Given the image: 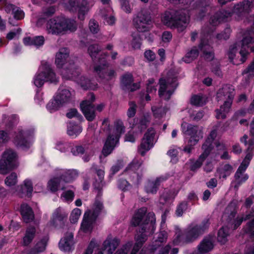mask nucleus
I'll return each mask as SVG.
<instances>
[{"mask_svg":"<svg viewBox=\"0 0 254 254\" xmlns=\"http://www.w3.org/2000/svg\"><path fill=\"white\" fill-rule=\"evenodd\" d=\"M68 49L63 48L59 50L56 55L55 64L60 69L62 77L66 79L75 80L83 89L94 90L97 88V84L86 76H79L80 69L70 61Z\"/></svg>","mask_w":254,"mask_h":254,"instance_id":"obj_1","label":"nucleus"},{"mask_svg":"<svg viewBox=\"0 0 254 254\" xmlns=\"http://www.w3.org/2000/svg\"><path fill=\"white\" fill-rule=\"evenodd\" d=\"M146 207L138 209L134 213L131 220V224L132 225H140L141 229L135 237V244L130 254H136L143 244L146 241L147 237L154 232L155 214L153 212H149L146 215Z\"/></svg>","mask_w":254,"mask_h":254,"instance_id":"obj_2","label":"nucleus"},{"mask_svg":"<svg viewBox=\"0 0 254 254\" xmlns=\"http://www.w3.org/2000/svg\"><path fill=\"white\" fill-rule=\"evenodd\" d=\"M254 43V27L248 31L241 41V45H233L228 54L229 58L233 64L239 65L245 63L249 55V49L254 52V47L251 44Z\"/></svg>","mask_w":254,"mask_h":254,"instance_id":"obj_3","label":"nucleus"},{"mask_svg":"<svg viewBox=\"0 0 254 254\" xmlns=\"http://www.w3.org/2000/svg\"><path fill=\"white\" fill-rule=\"evenodd\" d=\"M190 16L188 11L180 9L177 11H167L161 16L162 22L171 28H177L179 31H183L189 23Z\"/></svg>","mask_w":254,"mask_h":254,"instance_id":"obj_4","label":"nucleus"},{"mask_svg":"<svg viewBox=\"0 0 254 254\" xmlns=\"http://www.w3.org/2000/svg\"><path fill=\"white\" fill-rule=\"evenodd\" d=\"M77 27L76 22L73 19L57 17L48 21L46 30L48 34L61 35L75 31Z\"/></svg>","mask_w":254,"mask_h":254,"instance_id":"obj_5","label":"nucleus"},{"mask_svg":"<svg viewBox=\"0 0 254 254\" xmlns=\"http://www.w3.org/2000/svg\"><path fill=\"white\" fill-rule=\"evenodd\" d=\"M251 127L250 133L252 138L249 141L247 154L235 175V178L237 182V185L235 186V188L237 189L241 184L248 180V175L244 174V173L248 167L254 154V119L251 124Z\"/></svg>","mask_w":254,"mask_h":254,"instance_id":"obj_6","label":"nucleus"},{"mask_svg":"<svg viewBox=\"0 0 254 254\" xmlns=\"http://www.w3.org/2000/svg\"><path fill=\"white\" fill-rule=\"evenodd\" d=\"M235 94L234 88L231 85H225L219 90L217 97L218 101L224 100V103L219 109L216 110V117L217 119H223L226 117L230 111Z\"/></svg>","mask_w":254,"mask_h":254,"instance_id":"obj_7","label":"nucleus"},{"mask_svg":"<svg viewBox=\"0 0 254 254\" xmlns=\"http://www.w3.org/2000/svg\"><path fill=\"white\" fill-rule=\"evenodd\" d=\"M120 240L116 237L108 236L103 242L102 245L99 246L98 242L92 240L84 254H113L120 244Z\"/></svg>","mask_w":254,"mask_h":254,"instance_id":"obj_8","label":"nucleus"},{"mask_svg":"<svg viewBox=\"0 0 254 254\" xmlns=\"http://www.w3.org/2000/svg\"><path fill=\"white\" fill-rule=\"evenodd\" d=\"M120 240L116 237L108 236L103 242L102 245L99 246L98 242L92 240L84 254H113L120 244Z\"/></svg>","mask_w":254,"mask_h":254,"instance_id":"obj_9","label":"nucleus"},{"mask_svg":"<svg viewBox=\"0 0 254 254\" xmlns=\"http://www.w3.org/2000/svg\"><path fill=\"white\" fill-rule=\"evenodd\" d=\"M253 6H254V0H245L242 3L235 5L233 12L220 11L216 13L213 17H211L210 23L212 26L217 25L221 22L226 21L233 13H236L238 16H240L243 13L248 12L249 9Z\"/></svg>","mask_w":254,"mask_h":254,"instance_id":"obj_10","label":"nucleus"},{"mask_svg":"<svg viewBox=\"0 0 254 254\" xmlns=\"http://www.w3.org/2000/svg\"><path fill=\"white\" fill-rule=\"evenodd\" d=\"M209 224V219H205L199 225L190 226L184 234H182L180 231H178L176 233V238L174 240L173 243L177 245L183 239H185V242H190L194 240L208 228Z\"/></svg>","mask_w":254,"mask_h":254,"instance_id":"obj_11","label":"nucleus"},{"mask_svg":"<svg viewBox=\"0 0 254 254\" xmlns=\"http://www.w3.org/2000/svg\"><path fill=\"white\" fill-rule=\"evenodd\" d=\"M125 131V127L121 120H117L114 123V127L110 129V133L105 143L102 153L105 156L109 155L119 143L120 136Z\"/></svg>","mask_w":254,"mask_h":254,"instance_id":"obj_12","label":"nucleus"},{"mask_svg":"<svg viewBox=\"0 0 254 254\" xmlns=\"http://www.w3.org/2000/svg\"><path fill=\"white\" fill-rule=\"evenodd\" d=\"M181 128L184 134L190 136L188 145L184 149V151L189 153L191 152L192 146L196 145L198 141L203 138V128L201 127L183 122L181 125Z\"/></svg>","mask_w":254,"mask_h":254,"instance_id":"obj_13","label":"nucleus"},{"mask_svg":"<svg viewBox=\"0 0 254 254\" xmlns=\"http://www.w3.org/2000/svg\"><path fill=\"white\" fill-rule=\"evenodd\" d=\"M229 211V207H228L222 216V219L223 220H226L228 225L231 224L233 225L234 229H237L238 227L241 225L243 220L252 219V220L247 224L244 229L246 233L249 234L252 236H254V211L246 215L245 217L243 216L238 217L235 219L234 218L236 215V212L233 211L231 212L230 215H228Z\"/></svg>","mask_w":254,"mask_h":254,"instance_id":"obj_14","label":"nucleus"},{"mask_svg":"<svg viewBox=\"0 0 254 254\" xmlns=\"http://www.w3.org/2000/svg\"><path fill=\"white\" fill-rule=\"evenodd\" d=\"M57 81L58 78L50 65L47 62L43 61L34 78V84L40 87L45 82H56Z\"/></svg>","mask_w":254,"mask_h":254,"instance_id":"obj_15","label":"nucleus"},{"mask_svg":"<svg viewBox=\"0 0 254 254\" xmlns=\"http://www.w3.org/2000/svg\"><path fill=\"white\" fill-rule=\"evenodd\" d=\"M102 208V203L99 201H97L94 203L92 209L88 210L85 212L81 224L80 232L85 234L91 233L93 229V224Z\"/></svg>","mask_w":254,"mask_h":254,"instance_id":"obj_16","label":"nucleus"},{"mask_svg":"<svg viewBox=\"0 0 254 254\" xmlns=\"http://www.w3.org/2000/svg\"><path fill=\"white\" fill-rule=\"evenodd\" d=\"M64 6L69 11H78V17L80 20H83L85 15L90 7L93 5L91 0H65Z\"/></svg>","mask_w":254,"mask_h":254,"instance_id":"obj_17","label":"nucleus"},{"mask_svg":"<svg viewBox=\"0 0 254 254\" xmlns=\"http://www.w3.org/2000/svg\"><path fill=\"white\" fill-rule=\"evenodd\" d=\"M159 96L165 100H169L177 87V79L175 76L162 77L159 80Z\"/></svg>","mask_w":254,"mask_h":254,"instance_id":"obj_18","label":"nucleus"},{"mask_svg":"<svg viewBox=\"0 0 254 254\" xmlns=\"http://www.w3.org/2000/svg\"><path fill=\"white\" fill-rule=\"evenodd\" d=\"M17 155L11 149L6 150L2 155L0 161V173L5 174L10 170L15 168L16 164Z\"/></svg>","mask_w":254,"mask_h":254,"instance_id":"obj_19","label":"nucleus"},{"mask_svg":"<svg viewBox=\"0 0 254 254\" xmlns=\"http://www.w3.org/2000/svg\"><path fill=\"white\" fill-rule=\"evenodd\" d=\"M133 21L135 28L140 32L148 31L152 27L151 16L144 10L138 12Z\"/></svg>","mask_w":254,"mask_h":254,"instance_id":"obj_20","label":"nucleus"},{"mask_svg":"<svg viewBox=\"0 0 254 254\" xmlns=\"http://www.w3.org/2000/svg\"><path fill=\"white\" fill-rule=\"evenodd\" d=\"M34 134V129L20 130L15 135L14 139V143L18 147L26 150L30 147Z\"/></svg>","mask_w":254,"mask_h":254,"instance_id":"obj_21","label":"nucleus"},{"mask_svg":"<svg viewBox=\"0 0 254 254\" xmlns=\"http://www.w3.org/2000/svg\"><path fill=\"white\" fill-rule=\"evenodd\" d=\"M95 100L94 95L89 93L87 99L80 104V108L85 117L88 121H92L95 118V107L92 103Z\"/></svg>","mask_w":254,"mask_h":254,"instance_id":"obj_22","label":"nucleus"},{"mask_svg":"<svg viewBox=\"0 0 254 254\" xmlns=\"http://www.w3.org/2000/svg\"><path fill=\"white\" fill-rule=\"evenodd\" d=\"M155 130L152 128H149L144 134L138 147V152L142 156H144L146 152L153 147L154 143Z\"/></svg>","mask_w":254,"mask_h":254,"instance_id":"obj_23","label":"nucleus"},{"mask_svg":"<svg viewBox=\"0 0 254 254\" xmlns=\"http://www.w3.org/2000/svg\"><path fill=\"white\" fill-rule=\"evenodd\" d=\"M141 164V161L134 159L127 169L131 181L136 185L139 184L142 179V169L140 168Z\"/></svg>","mask_w":254,"mask_h":254,"instance_id":"obj_24","label":"nucleus"},{"mask_svg":"<svg viewBox=\"0 0 254 254\" xmlns=\"http://www.w3.org/2000/svg\"><path fill=\"white\" fill-rule=\"evenodd\" d=\"M94 70L101 80L108 81L115 75V72L113 70L108 68L107 63L105 61L101 62V64L96 66Z\"/></svg>","mask_w":254,"mask_h":254,"instance_id":"obj_25","label":"nucleus"},{"mask_svg":"<svg viewBox=\"0 0 254 254\" xmlns=\"http://www.w3.org/2000/svg\"><path fill=\"white\" fill-rule=\"evenodd\" d=\"M220 124L218 123L216 126L213 127V129L210 132L209 135L207 137L205 142L202 146V149L210 153L213 148L212 142L216 137L217 131L224 132L226 130V127H220Z\"/></svg>","mask_w":254,"mask_h":254,"instance_id":"obj_26","label":"nucleus"},{"mask_svg":"<svg viewBox=\"0 0 254 254\" xmlns=\"http://www.w3.org/2000/svg\"><path fill=\"white\" fill-rule=\"evenodd\" d=\"M100 15L104 23L110 25L115 23L116 19L114 11L110 6L101 9L100 11Z\"/></svg>","mask_w":254,"mask_h":254,"instance_id":"obj_27","label":"nucleus"},{"mask_svg":"<svg viewBox=\"0 0 254 254\" xmlns=\"http://www.w3.org/2000/svg\"><path fill=\"white\" fill-rule=\"evenodd\" d=\"M56 171V175L61 178L64 183L71 182L78 176L77 171L74 170L57 169Z\"/></svg>","mask_w":254,"mask_h":254,"instance_id":"obj_28","label":"nucleus"},{"mask_svg":"<svg viewBox=\"0 0 254 254\" xmlns=\"http://www.w3.org/2000/svg\"><path fill=\"white\" fill-rule=\"evenodd\" d=\"M73 235L72 232L67 233L61 239L59 243V247L61 250L64 251H68L71 250L73 246Z\"/></svg>","mask_w":254,"mask_h":254,"instance_id":"obj_29","label":"nucleus"},{"mask_svg":"<svg viewBox=\"0 0 254 254\" xmlns=\"http://www.w3.org/2000/svg\"><path fill=\"white\" fill-rule=\"evenodd\" d=\"M67 215V211L61 207H59L54 211L51 222L53 225L56 226L66 218Z\"/></svg>","mask_w":254,"mask_h":254,"instance_id":"obj_30","label":"nucleus"},{"mask_svg":"<svg viewBox=\"0 0 254 254\" xmlns=\"http://www.w3.org/2000/svg\"><path fill=\"white\" fill-rule=\"evenodd\" d=\"M23 43L26 46H33L39 48L45 43V38L43 36H37L34 37H27L23 39Z\"/></svg>","mask_w":254,"mask_h":254,"instance_id":"obj_31","label":"nucleus"},{"mask_svg":"<svg viewBox=\"0 0 254 254\" xmlns=\"http://www.w3.org/2000/svg\"><path fill=\"white\" fill-rule=\"evenodd\" d=\"M56 176V177L51 179L48 183V189L53 192H55L59 189L63 190L65 188L62 180L57 175Z\"/></svg>","mask_w":254,"mask_h":254,"instance_id":"obj_32","label":"nucleus"},{"mask_svg":"<svg viewBox=\"0 0 254 254\" xmlns=\"http://www.w3.org/2000/svg\"><path fill=\"white\" fill-rule=\"evenodd\" d=\"M55 97L64 105L70 101L71 93L68 89L61 88L58 90Z\"/></svg>","mask_w":254,"mask_h":254,"instance_id":"obj_33","label":"nucleus"},{"mask_svg":"<svg viewBox=\"0 0 254 254\" xmlns=\"http://www.w3.org/2000/svg\"><path fill=\"white\" fill-rule=\"evenodd\" d=\"M21 214L24 221L26 223H29L33 221L34 218V215L32 209L26 204H22L21 205Z\"/></svg>","mask_w":254,"mask_h":254,"instance_id":"obj_34","label":"nucleus"},{"mask_svg":"<svg viewBox=\"0 0 254 254\" xmlns=\"http://www.w3.org/2000/svg\"><path fill=\"white\" fill-rule=\"evenodd\" d=\"M213 247V238L208 237L204 238L198 246V250L201 254H204L211 251Z\"/></svg>","mask_w":254,"mask_h":254,"instance_id":"obj_35","label":"nucleus"},{"mask_svg":"<svg viewBox=\"0 0 254 254\" xmlns=\"http://www.w3.org/2000/svg\"><path fill=\"white\" fill-rule=\"evenodd\" d=\"M133 81L132 76L130 73H126L124 75L122 79V84L126 88L133 91L139 88V85L137 84H131Z\"/></svg>","mask_w":254,"mask_h":254,"instance_id":"obj_36","label":"nucleus"},{"mask_svg":"<svg viewBox=\"0 0 254 254\" xmlns=\"http://www.w3.org/2000/svg\"><path fill=\"white\" fill-rule=\"evenodd\" d=\"M199 48L203 52V56L206 60L210 61L213 59L214 55L211 46L204 40H201Z\"/></svg>","mask_w":254,"mask_h":254,"instance_id":"obj_37","label":"nucleus"},{"mask_svg":"<svg viewBox=\"0 0 254 254\" xmlns=\"http://www.w3.org/2000/svg\"><path fill=\"white\" fill-rule=\"evenodd\" d=\"M232 172V167L229 164H226L220 166L217 169L216 175L218 176L219 179H226Z\"/></svg>","mask_w":254,"mask_h":254,"instance_id":"obj_38","label":"nucleus"},{"mask_svg":"<svg viewBox=\"0 0 254 254\" xmlns=\"http://www.w3.org/2000/svg\"><path fill=\"white\" fill-rule=\"evenodd\" d=\"M49 240L48 236H45L42 239L39 241L31 250V254H38L39 253L43 252L45 249Z\"/></svg>","mask_w":254,"mask_h":254,"instance_id":"obj_39","label":"nucleus"},{"mask_svg":"<svg viewBox=\"0 0 254 254\" xmlns=\"http://www.w3.org/2000/svg\"><path fill=\"white\" fill-rule=\"evenodd\" d=\"M82 130V127L78 125L69 123L67 125V133L72 138H75Z\"/></svg>","mask_w":254,"mask_h":254,"instance_id":"obj_40","label":"nucleus"},{"mask_svg":"<svg viewBox=\"0 0 254 254\" xmlns=\"http://www.w3.org/2000/svg\"><path fill=\"white\" fill-rule=\"evenodd\" d=\"M35 233L36 229L34 227H29L26 229L23 238V244L24 246H28L32 242L35 237Z\"/></svg>","mask_w":254,"mask_h":254,"instance_id":"obj_41","label":"nucleus"},{"mask_svg":"<svg viewBox=\"0 0 254 254\" xmlns=\"http://www.w3.org/2000/svg\"><path fill=\"white\" fill-rule=\"evenodd\" d=\"M55 12V8L54 6H50L48 8L45 9L43 11V13L39 18L37 22V25L38 26H41L45 21V19L48 16H50L53 14Z\"/></svg>","mask_w":254,"mask_h":254,"instance_id":"obj_42","label":"nucleus"},{"mask_svg":"<svg viewBox=\"0 0 254 254\" xmlns=\"http://www.w3.org/2000/svg\"><path fill=\"white\" fill-rule=\"evenodd\" d=\"M210 154L208 151L203 150V153L200 155L197 160L193 162L190 165V169L192 171H195L200 168L205 158Z\"/></svg>","mask_w":254,"mask_h":254,"instance_id":"obj_43","label":"nucleus"},{"mask_svg":"<svg viewBox=\"0 0 254 254\" xmlns=\"http://www.w3.org/2000/svg\"><path fill=\"white\" fill-rule=\"evenodd\" d=\"M22 189V193H26L27 195L31 196L33 191V186L32 182L30 180L26 179L23 182V186L22 187H17V189Z\"/></svg>","mask_w":254,"mask_h":254,"instance_id":"obj_44","label":"nucleus"},{"mask_svg":"<svg viewBox=\"0 0 254 254\" xmlns=\"http://www.w3.org/2000/svg\"><path fill=\"white\" fill-rule=\"evenodd\" d=\"M229 235V230L227 226H223L220 228L218 232L217 239L218 241L224 244L227 241V237Z\"/></svg>","mask_w":254,"mask_h":254,"instance_id":"obj_45","label":"nucleus"},{"mask_svg":"<svg viewBox=\"0 0 254 254\" xmlns=\"http://www.w3.org/2000/svg\"><path fill=\"white\" fill-rule=\"evenodd\" d=\"M158 189V187L154 180H148L144 186V190L147 193L155 194Z\"/></svg>","mask_w":254,"mask_h":254,"instance_id":"obj_46","label":"nucleus"},{"mask_svg":"<svg viewBox=\"0 0 254 254\" xmlns=\"http://www.w3.org/2000/svg\"><path fill=\"white\" fill-rule=\"evenodd\" d=\"M198 55V50L196 47H194L186 54L183 60L185 63H190L197 57Z\"/></svg>","mask_w":254,"mask_h":254,"instance_id":"obj_47","label":"nucleus"},{"mask_svg":"<svg viewBox=\"0 0 254 254\" xmlns=\"http://www.w3.org/2000/svg\"><path fill=\"white\" fill-rule=\"evenodd\" d=\"M62 105H63V104L55 97L53 100H52L48 103L47 105V108L52 113L58 110Z\"/></svg>","mask_w":254,"mask_h":254,"instance_id":"obj_48","label":"nucleus"},{"mask_svg":"<svg viewBox=\"0 0 254 254\" xmlns=\"http://www.w3.org/2000/svg\"><path fill=\"white\" fill-rule=\"evenodd\" d=\"M190 102L193 105L201 106L205 104L206 98L204 96L200 95H193L191 98Z\"/></svg>","mask_w":254,"mask_h":254,"instance_id":"obj_49","label":"nucleus"},{"mask_svg":"<svg viewBox=\"0 0 254 254\" xmlns=\"http://www.w3.org/2000/svg\"><path fill=\"white\" fill-rule=\"evenodd\" d=\"M17 182V176L15 173H12L5 179V185L9 187L15 186Z\"/></svg>","mask_w":254,"mask_h":254,"instance_id":"obj_50","label":"nucleus"},{"mask_svg":"<svg viewBox=\"0 0 254 254\" xmlns=\"http://www.w3.org/2000/svg\"><path fill=\"white\" fill-rule=\"evenodd\" d=\"M157 84L154 79H149L147 83L146 91L147 93L153 94L157 90Z\"/></svg>","mask_w":254,"mask_h":254,"instance_id":"obj_51","label":"nucleus"},{"mask_svg":"<svg viewBox=\"0 0 254 254\" xmlns=\"http://www.w3.org/2000/svg\"><path fill=\"white\" fill-rule=\"evenodd\" d=\"M243 74L246 75L249 79L254 77V58L252 62L243 71Z\"/></svg>","mask_w":254,"mask_h":254,"instance_id":"obj_52","label":"nucleus"},{"mask_svg":"<svg viewBox=\"0 0 254 254\" xmlns=\"http://www.w3.org/2000/svg\"><path fill=\"white\" fill-rule=\"evenodd\" d=\"M132 245L131 242H128L119 249L114 254H127Z\"/></svg>","mask_w":254,"mask_h":254,"instance_id":"obj_53","label":"nucleus"},{"mask_svg":"<svg viewBox=\"0 0 254 254\" xmlns=\"http://www.w3.org/2000/svg\"><path fill=\"white\" fill-rule=\"evenodd\" d=\"M100 50L101 49L98 45H90L88 49V53L92 59L97 57Z\"/></svg>","mask_w":254,"mask_h":254,"instance_id":"obj_54","label":"nucleus"},{"mask_svg":"<svg viewBox=\"0 0 254 254\" xmlns=\"http://www.w3.org/2000/svg\"><path fill=\"white\" fill-rule=\"evenodd\" d=\"M81 214V210L75 208L71 212L70 216V221L72 223H76Z\"/></svg>","mask_w":254,"mask_h":254,"instance_id":"obj_55","label":"nucleus"},{"mask_svg":"<svg viewBox=\"0 0 254 254\" xmlns=\"http://www.w3.org/2000/svg\"><path fill=\"white\" fill-rule=\"evenodd\" d=\"M152 110L154 116L158 118L162 117L166 112V109L164 107L157 108L155 106H153L152 107Z\"/></svg>","mask_w":254,"mask_h":254,"instance_id":"obj_56","label":"nucleus"},{"mask_svg":"<svg viewBox=\"0 0 254 254\" xmlns=\"http://www.w3.org/2000/svg\"><path fill=\"white\" fill-rule=\"evenodd\" d=\"M71 147V144L68 142H59L56 145V149L62 152H65Z\"/></svg>","mask_w":254,"mask_h":254,"instance_id":"obj_57","label":"nucleus"},{"mask_svg":"<svg viewBox=\"0 0 254 254\" xmlns=\"http://www.w3.org/2000/svg\"><path fill=\"white\" fill-rule=\"evenodd\" d=\"M129 107L127 111V116L129 119L133 117L136 113V105L133 102H130L129 103Z\"/></svg>","mask_w":254,"mask_h":254,"instance_id":"obj_58","label":"nucleus"},{"mask_svg":"<svg viewBox=\"0 0 254 254\" xmlns=\"http://www.w3.org/2000/svg\"><path fill=\"white\" fill-rule=\"evenodd\" d=\"M122 9L126 13H129L131 12L132 8L128 0H119Z\"/></svg>","mask_w":254,"mask_h":254,"instance_id":"obj_59","label":"nucleus"},{"mask_svg":"<svg viewBox=\"0 0 254 254\" xmlns=\"http://www.w3.org/2000/svg\"><path fill=\"white\" fill-rule=\"evenodd\" d=\"M74 197V193L71 190H68L64 192L62 195L61 198L64 201H71Z\"/></svg>","mask_w":254,"mask_h":254,"instance_id":"obj_60","label":"nucleus"},{"mask_svg":"<svg viewBox=\"0 0 254 254\" xmlns=\"http://www.w3.org/2000/svg\"><path fill=\"white\" fill-rule=\"evenodd\" d=\"M89 28L93 33H97L99 30L98 23L94 19H91L89 23Z\"/></svg>","mask_w":254,"mask_h":254,"instance_id":"obj_61","label":"nucleus"},{"mask_svg":"<svg viewBox=\"0 0 254 254\" xmlns=\"http://www.w3.org/2000/svg\"><path fill=\"white\" fill-rule=\"evenodd\" d=\"M71 151L75 156L82 155L84 152H87V149L81 146H77L71 148Z\"/></svg>","mask_w":254,"mask_h":254,"instance_id":"obj_62","label":"nucleus"},{"mask_svg":"<svg viewBox=\"0 0 254 254\" xmlns=\"http://www.w3.org/2000/svg\"><path fill=\"white\" fill-rule=\"evenodd\" d=\"M187 204L186 202H182L177 207L176 213L177 216H181L182 215L184 211L187 209Z\"/></svg>","mask_w":254,"mask_h":254,"instance_id":"obj_63","label":"nucleus"},{"mask_svg":"<svg viewBox=\"0 0 254 254\" xmlns=\"http://www.w3.org/2000/svg\"><path fill=\"white\" fill-rule=\"evenodd\" d=\"M141 38L138 35L137 36H133L132 41V46L134 49H139L141 46Z\"/></svg>","mask_w":254,"mask_h":254,"instance_id":"obj_64","label":"nucleus"}]
</instances>
